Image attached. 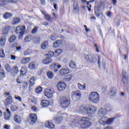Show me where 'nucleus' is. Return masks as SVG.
I'll return each mask as SVG.
<instances>
[{
  "label": "nucleus",
  "instance_id": "f257e3e1",
  "mask_svg": "<svg viewBox=\"0 0 129 129\" xmlns=\"http://www.w3.org/2000/svg\"><path fill=\"white\" fill-rule=\"evenodd\" d=\"M77 111L81 114H92L96 111V107L92 105L81 106L77 108Z\"/></svg>",
  "mask_w": 129,
  "mask_h": 129
},
{
  "label": "nucleus",
  "instance_id": "f03ea898",
  "mask_svg": "<svg viewBox=\"0 0 129 129\" xmlns=\"http://www.w3.org/2000/svg\"><path fill=\"white\" fill-rule=\"evenodd\" d=\"M100 98V96L98 93L96 92H92L89 95L88 100H89L90 102H92V103L96 104L99 102Z\"/></svg>",
  "mask_w": 129,
  "mask_h": 129
},
{
  "label": "nucleus",
  "instance_id": "7ed1b4c3",
  "mask_svg": "<svg viewBox=\"0 0 129 129\" xmlns=\"http://www.w3.org/2000/svg\"><path fill=\"white\" fill-rule=\"evenodd\" d=\"M67 117L69 120H71L70 124L71 126H78V124H79V122L80 121V118L78 115L71 116L68 115H67Z\"/></svg>",
  "mask_w": 129,
  "mask_h": 129
},
{
  "label": "nucleus",
  "instance_id": "20e7f679",
  "mask_svg": "<svg viewBox=\"0 0 129 129\" xmlns=\"http://www.w3.org/2000/svg\"><path fill=\"white\" fill-rule=\"evenodd\" d=\"M60 104L61 107L66 108L70 104V98L69 97H61L60 98Z\"/></svg>",
  "mask_w": 129,
  "mask_h": 129
},
{
  "label": "nucleus",
  "instance_id": "39448f33",
  "mask_svg": "<svg viewBox=\"0 0 129 129\" xmlns=\"http://www.w3.org/2000/svg\"><path fill=\"white\" fill-rule=\"evenodd\" d=\"M25 31H26V26L24 25L18 26L16 29V34H19L20 37L23 36V35L25 34Z\"/></svg>",
  "mask_w": 129,
  "mask_h": 129
},
{
  "label": "nucleus",
  "instance_id": "423d86ee",
  "mask_svg": "<svg viewBox=\"0 0 129 129\" xmlns=\"http://www.w3.org/2000/svg\"><path fill=\"white\" fill-rule=\"evenodd\" d=\"M72 98L73 100L77 101L81 98V93L80 91L73 92L72 93Z\"/></svg>",
  "mask_w": 129,
  "mask_h": 129
},
{
  "label": "nucleus",
  "instance_id": "0eeeda50",
  "mask_svg": "<svg viewBox=\"0 0 129 129\" xmlns=\"http://www.w3.org/2000/svg\"><path fill=\"white\" fill-rule=\"evenodd\" d=\"M56 87L58 91H63V90H65V88H66V84L62 81L59 82Z\"/></svg>",
  "mask_w": 129,
  "mask_h": 129
},
{
  "label": "nucleus",
  "instance_id": "6e6552de",
  "mask_svg": "<svg viewBox=\"0 0 129 129\" xmlns=\"http://www.w3.org/2000/svg\"><path fill=\"white\" fill-rule=\"evenodd\" d=\"M53 94H54V91L51 89H47L44 91L45 96L47 97V98H52Z\"/></svg>",
  "mask_w": 129,
  "mask_h": 129
},
{
  "label": "nucleus",
  "instance_id": "1a4fd4ad",
  "mask_svg": "<svg viewBox=\"0 0 129 129\" xmlns=\"http://www.w3.org/2000/svg\"><path fill=\"white\" fill-rule=\"evenodd\" d=\"M38 66H39L38 62L33 61L28 64V67L30 70H35V69H37Z\"/></svg>",
  "mask_w": 129,
  "mask_h": 129
},
{
  "label": "nucleus",
  "instance_id": "9d476101",
  "mask_svg": "<svg viewBox=\"0 0 129 129\" xmlns=\"http://www.w3.org/2000/svg\"><path fill=\"white\" fill-rule=\"evenodd\" d=\"M85 58L86 60L89 61V62H95L96 61V58L93 54H85Z\"/></svg>",
  "mask_w": 129,
  "mask_h": 129
},
{
  "label": "nucleus",
  "instance_id": "9b49d317",
  "mask_svg": "<svg viewBox=\"0 0 129 129\" xmlns=\"http://www.w3.org/2000/svg\"><path fill=\"white\" fill-rule=\"evenodd\" d=\"M29 120L32 124L37 121V115L36 114H30L29 115Z\"/></svg>",
  "mask_w": 129,
  "mask_h": 129
},
{
  "label": "nucleus",
  "instance_id": "f8f14e48",
  "mask_svg": "<svg viewBox=\"0 0 129 129\" xmlns=\"http://www.w3.org/2000/svg\"><path fill=\"white\" fill-rule=\"evenodd\" d=\"M95 15L96 17H99V16H103V12L101 11L100 7H96L95 8Z\"/></svg>",
  "mask_w": 129,
  "mask_h": 129
},
{
  "label": "nucleus",
  "instance_id": "ddd939ff",
  "mask_svg": "<svg viewBox=\"0 0 129 129\" xmlns=\"http://www.w3.org/2000/svg\"><path fill=\"white\" fill-rule=\"evenodd\" d=\"M50 67L51 68H53L54 70V72H58V69H60L62 66L58 63H54L53 64H51Z\"/></svg>",
  "mask_w": 129,
  "mask_h": 129
},
{
  "label": "nucleus",
  "instance_id": "4468645a",
  "mask_svg": "<svg viewBox=\"0 0 129 129\" xmlns=\"http://www.w3.org/2000/svg\"><path fill=\"white\" fill-rule=\"evenodd\" d=\"M18 0H0V7H3L6 3H12L13 4L17 3Z\"/></svg>",
  "mask_w": 129,
  "mask_h": 129
},
{
  "label": "nucleus",
  "instance_id": "2eb2a0df",
  "mask_svg": "<svg viewBox=\"0 0 129 129\" xmlns=\"http://www.w3.org/2000/svg\"><path fill=\"white\" fill-rule=\"evenodd\" d=\"M23 117L19 115H15L14 117V120L16 123H21Z\"/></svg>",
  "mask_w": 129,
  "mask_h": 129
},
{
  "label": "nucleus",
  "instance_id": "dca6fc26",
  "mask_svg": "<svg viewBox=\"0 0 129 129\" xmlns=\"http://www.w3.org/2000/svg\"><path fill=\"white\" fill-rule=\"evenodd\" d=\"M12 103H13V97L12 96H9L6 98L5 104V105L8 106L10 105Z\"/></svg>",
  "mask_w": 129,
  "mask_h": 129
},
{
  "label": "nucleus",
  "instance_id": "f3484780",
  "mask_svg": "<svg viewBox=\"0 0 129 129\" xmlns=\"http://www.w3.org/2000/svg\"><path fill=\"white\" fill-rule=\"evenodd\" d=\"M105 109L106 112H112L113 111L112 106L107 104L105 105Z\"/></svg>",
  "mask_w": 129,
  "mask_h": 129
},
{
  "label": "nucleus",
  "instance_id": "a211bd4d",
  "mask_svg": "<svg viewBox=\"0 0 129 129\" xmlns=\"http://www.w3.org/2000/svg\"><path fill=\"white\" fill-rule=\"evenodd\" d=\"M4 118L6 120H9L10 118H11V111H10V109H6V112H5L4 115Z\"/></svg>",
  "mask_w": 129,
  "mask_h": 129
},
{
  "label": "nucleus",
  "instance_id": "6ab92c4d",
  "mask_svg": "<svg viewBox=\"0 0 129 129\" xmlns=\"http://www.w3.org/2000/svg\"><path fill=\"white\" fill-rule=\"evenodd\" d=\"M59 73L60 75L64 76V75H67L69 73V69H61L59 71Z\"/></svg>",
  "mask_w": 129,
  "mask_h": 129
},
{
  "label": "nucleus",
  "instance_id": "aec40b11",
  "mask_svg": "<svg viewBox=\"0 0 129 129\" xmlns=\"http://www.w3.org/2000/svg\"><path fill=\"white\" fill-rule=\"evenodd\" d=\"M91 125V122L90 121L85 122L81 124V128H87L88 127H90Z\"/></svg>",
  "mask_w": 129,
  "mask_h": 129
},
{
  "label": "nucleus",
  "instance_id": "412c9836",
  "mask_svg": "<svg viewBox=\"0 0 129 129\" xmlns=\"http://www.w3.org/2000/svg\"><path fill=\"white\" fill-rule=\"evenodd\" d=\"M11 70V74L13 76H16L19 73V68L18 67H14Z\"/></svg>",
  "mask_w": 129,
  "mask_h": 129
},
{
  "label": "nucleus",
  "instance_id": "4be33fe9",
  "mask_svg": "<svg viewBox=\"0 0 129 129\" xmlns=\"http://www.w3.org/2000/svg\"><path fill=\"white\" fill-rule=\"evenodd\" d=\"M41 105L42 107H48L50 105V102L46 100H43L41 101Z\"/></svg>",
  "mask_w": 129,
  "mask_h": 129
},
{
  "label": "nucleus",
  "instance_id": "5701e85b",
  "mask_svg": "<svg viewBox=\"0 0 129 129\" xmlns=\"http://www.w3.org/2000/svg\"><path fill=\"white\" fill-rule=\"evenodd\" d=\"M63 117H65V116L54 117L53 119V121L57 124H59V123H60V122H61L62 120H63Z\"/></svg>",
  "mask_w": 129,
  "mask_h": 129
},
{
  "label": "nucleus",
  "instance_id": "b1692460",
  "mask_svg": "<svg viewBox=\"0 0 129 129\" xmlns=\"http://www.w3.org/2000/svg\"><path fill=\"white\" fill-rule=\"evenodd\" d=\"M45 126H46V127H48V128L50 129L54 128V127H55V125L49 121H47L45 123Z\"/></svg>",
  "mask_w": 129,
  "mask_h": 129
},
{
  "label": "nucleus",
  "instance_id": "393cba45",
  "mask_svg": "<svg viewBox=\"0 0 129 129\" xmlns=\"http://www.w3.org/2000/svg\"><path fill=\"white\" fill-rule=\"evenodd\" d=\"M106 117H103L101 119L99 120V123L101 124L102 125H106Z\"/></svg>",
  "mask_w": 129,
  "mask_h": 129
},
{
  "label": "nucleus",
  "instance_id": "a878e982",
  "mask_svg": "<svg viewBox=\"0 0 129 129\" xmlns=\"http://www.w3.org/2000/svg\"><path fill=\"white\" fill-rule=\"evenodd\" d=\"M21 22V19L19 18L16 17L13 18V20L11 22L12 25H18V24H20Z\"/></svg>",
  "mask_w": 129,
  "mask_h": 129
},
{
  "label": "nucleus",
  "instance_id": "bb28decb",
  "mask_svg": "<svg viewBox=\"0 0 129 129\" xmlns=\"http://www.w3.org/2000/svg\"><path fill=\"white\" fill-rule=\"evenodd\" d=\"M30 60L31 58L30 57H24L21 60V64L26 65V64H28V63L30 62Z\"/></svg>",
  "mask_w": 129,
  "mask_h": 129
},
{
  "label": "nucleus",
  "instance_id": "cd10ccee",
  "mask_svg": "<svg viewBox=\"0 0 129 129\" xmlns=\"http://www.w3.org/2000/svg\"><path fill=\"white\" fill-rule=\"evenodd\" d=\"M52 62V58L51 57H47L46 59L42 60V63L44 65H48Z\"/></svg>",
  "mask_w": 129,
  "mask_h": 129
},
{
  "label": "nucleus",
  "instance_id": "c85d7f7f",
  "mask_svg": "<svg viewBox=\"0 0 129 129\" xmlns=\"http://www.w3.org/2000/svg\"><path fill=\"white\" fill-rule=\"evenodd\" d=\"M114 119H115V117H114L109 118V119L106 117V124H112L114 121Z\"/></svg>",
  "mask_w": 129,
  "mask_h": 129
},
{
  "label": "nucleus",
  "instance_id": "c756f323",
  "mask_svg": "<svg viewBox=\"0 0 129 129\" xmlns=\"http://www.w3.org/2000/svg\"><path fill=\"white\" fill-rule=\"evenodd\" d=\"M106 110L104 108H101L100 110H99L98 111V114L100 115V116H102L103 115H105L106 114Z\"/></svg>",
  "mask_w": 129,
  "mask_h": 129
},
{
  "label": "nucleus",
  "instance_id": "7c9ffc66",
  "mask_svg": "<svg viewBox=\"0 0 129 129\" xmlns=\"http://www.w3.org/2000/svg\"><path fill=\"white\" fill-rule=\"evenodd\" d=\"M12 17H13V14L12 13H10L9 12H7L3 15V18H4V19H5L6 20L10 19V18H12Z\"/></svg>",
  "mask_w": 129,
  "mask_h": 129
},
{
  "label": "nucleus",
  "instance_id": "2f4dec72",
  "mask_svg": "<svg viewBox=\"0 0 129 129\" xmlns=\"http://www.w3.org/2000/svg\"><path fill=\"white\" fill-rule=\"evenodd\" d=\"M6 42H7V39L6 37H1L0 39V46L4 47L6 45Z\"/></svg>",
  "mask_w": 129,
  "mask_h": 129
},
{
  "label": "nucleus",
  "instance_id": "473e14b6",
  "mask_svg": "<svg viewBox=\"0 0 129 129\" xmlns=\"http://www.w3.org/2000/svg\"><path fill=\"white\" fill-rule=\"evenodd\" d=\"M33 36H32L31 35H28L25 37L24 38L25 42H26V43H28L30 41H32V40H33Z\"/></svg>",
  "mask_w": 129,
  "mask_h": 129
},
{
  "label": "nucleus",
  "instance_id": "72a5a7b5",
  "mask_svg": "<svg viewBox=\"0 0 129 129\" xmlns=\"http://www.w3.org/2000/svg\"><path fill=\"white\" fill-rule=\"evenodd\" d=\"M62 44V41L61 40H57L53 43L54 48H58L59 46Z\"/></svg>",
  "mask_w": 129,
  "mask_h": 129
},
{
  "label": "nucleus",
  "instance_id": "f704fd0d",
  "mask_svg": "<svg viewBox=\"0 0 129 129\" xmlns=\"http://www.w3.org/2000/svg\"><path fill=\"white\" fill-rule=\"evenodd\" d=\"M69 66L70 68H72V69H75V68H76V63H75V61L72 60L69 63Z\"/></svg>",
  "mask_w": 129,
  "mask_h": 129
},
{
  "label": "nucleus",
  "instance_id": "c9c22d12",
  "mask_svg": "<svg viewBox=\"0 0 129 129\" xmlns=\"http://www.w3.org/2000/svg\"><path fill=\"white\" fill-rule=\"evenodd\" d=\"M123 81L124 82L125 81H127L128 80V74L126 73H123V78H122Z\"/></svg>",
  "mask_w": 129,
  "mask_h": 129
},
{
  "label": "nucleus",
  "instance_id": "e433bc0d",
  "mask_svg": "<svg viewBox=\"0 0 129 129\" xmlns=\"http://www.w3.org/2000/svg\"><path fill=\"white\" fill-rule=\"evenodd\" d=\"M110 94L112 96H114L116 94V89L113 87L110 90Z\"/></svg>",
  "mask_w": 129,
  "mask_h": 129
},
{
  "label": "nucleus",
  "instance_id": "4c0bfd02",
  "mask_svg": "<svg viewBox=\"0 0 129 129\" xmlns=\"http://www.w3.org/2000/svg\"><path fill=\"white\" fill-rule=\"evenodd\" d=\"M32 41H33L34 43H40V37L33 36Z\"/></svg>",
  "mask_w": 129,
  "mask_h": 129
},
{
  "label": "nucleus",
  "instance_id": "58836bf2",
  "mask_svg": "<svg viewBox=\"0 0 129 129\" xmlns=\"http://www.w3.org/2000/svg\"><path fill=\"white\" fill-rule=\"evenodd\" d=\"M21 86L23 88V90H27L28 89V83L27 82H24L22 83Z\"/></svg>",
  "mask_w": 129,
  "mask_h": 129
},
{
  "label": "nucleus",
  "instance_id": "ea45409f",
  "mask_svg": "<svg viewBox=\"0 0 129 129\" xmlns=\"http://www.w3.org/2000/svg\"><path fill=\"white\" fill-rule=\"evenodd\" d=\"M42 13L44 15V19H46L47 21H51V17H50V15L44 12H42Z\"/></svg>",
  "mask_w": 129,
  "mask_h": 129
},
{
  "label": "nucleus",
  "instance_id": "a19ab883",
  "mask_svg": "<svg viewBox=\"0 0 129 129\" xmlns=\"http://www.w3.org/2000/svg\"><path fill=\"white\" fill-rule=\"evenodd\" d=\"M41 48L45 50V49H46L48 48V41H44L42 44H41Z\"/></svg>",
  "mask_w": 129,
  "mask_h": 129
},
{
  "label": "nucleus",
  "instance_id": "79ce46f5",
  "mask_svg": "<svg viewBox=\"0 0 129 129\" xmlns=\"http://www.w3.org/2000/svg\"><path fill=\"white\" fill-rule=\"evenodd\" d=\"M17 40V37L15 35H12L10 37L9 41L10 43H13V42H15Z\"/></svg>",
  "mask_w": 129,
  "mask_h": 129
},
{
  "label": "nucleus",
  "instance_id": "37998d69",
  "mask_svg": "<svg viewBox=\"0 0 129 129\" xmlns=\"http://www.w3.org/2000/svg\"><path fill=\"white\" fill-rule=\"evenodd\" d=\"M5 69L8 72H11L12 73V67L9 65V64L5 65Z\"/></svg>",
  "mask_w": 129,
  "mask_h": 129
},
{
  "label": "nucleus",
  "instance_id": "c03bdc74",
  "mask_svg": "<svg viewBox=\"0 0 129 129\" xmlns=\"http://www.w3.org/2000/svg\"><path fill=\"white\" fill-rule=\"evenodd\" d=\"M35 84V77H32L30 80L29 86H33Z\"/></svg>",
  "mask_w": 129,
  "mask_h": 129
},
{
  "label": "nucleus",
  "instance_id": "a18cd8bd",
  "mask_svg": "<svg viewBox=\"0 0 129 129\" xmlns=\"http://www.w3.org/2000/svg\"><path fill=\"white\" fill-rule=\"evenodd\" d=\"M11 110L12 111H17L18 110V106L15 105H12L11 106Z\"/></svg>",
  "mask_w": 129,
  "mask_h": 129
},
{
  "label": "nucleus",
  "instance_id": "49530a36",
  "mask_svg": "<svg viewBox=\"0 0 129 129\" xmlns=\"http://www.w3.org/2000/svg\"><path fill=\"white\" fill-rule=\"evenodd\" d=\"M47 75L49 79H52L54 76V74H53L52 72H48Z\"/></svg>",
  "mask_w": 129,
  "mask_h": 129
},
{
  "label": "nucleus",
  "instance_id": "de8ad7c7",
  "mask_svg": "<svg viewBox=\"0 0 129 129\" xmlns=\"http://www.w3.org/2000/svg\"><path fill=\"white\" fill-rule=\"evenodd\" d=\"M10 30L9 26H6L3 29V32L5 35H7L9 33V30Z\"/></svg>",
  "mask_w": 129,
  "mask_h": 129
},
{
  "label": "nucleus",
  "instance_id": "09e8293b",
  "mask_svg": "<svg viewBox=\"0 0 129 129\" xmlns=\"http://www.w3.org/2000/svg\"><path fill=\"white\" fill-rule=\"evenodd\" d=\"M43 91V89H42V87H38L35 89V92L37 93H41Z\"/></svg>",
  "mask_w": 129,
  "mask_h": 129
},
{
  "label": "nucleus",
  "instance_id": "8fccbe9b",
  "mask_svg": "<svg viewBox=\"0 0 129 129\" xmlns=\"http://www.w3.org/2000/svg\"><path fill=\"white\" fill-rule=\"evenodd\" d=\"M5 51L4 50V49H2L0 50V57L4 59L5 58Z\"/></svg>",
  "mask_w": 129,
  "mask_h": 129
},
{
  "label": "nucleus",
  "instance_id": "3c124183",
  "mask_svg": "<svg viewBox=\"0 0 129 129\" xmlns=\"http://www.w3.org/2000/svg\"><path fill=\"white\" fill-rule=\"evenodd\" d=\"M5 72H0V80H3L6 77Z\"/></svg>",
  "mask_w": 129,
  "mask_h": 129
},
{
  "label": "nucleus",
  "instance_id": "603ef678",
  "mask_svg": "<svg viewBox=\"0 0 129 129\" xmlns=\"http://www.w3.org/2000/svg\"><path fill=\"white\" fill-rule=\"evenodd\" d=\"M81 121H84L86 122L89 121V117H82L81 119Z\"/></svg>",
  "mask_w": 129,
  "mask_h": 129
},
{
  "label": "nucleus",
  "instance_id": "864d4df0",
  "mask_svg": "<svg viewBox=\"0 0 129 129\" xmlns=\"http://www.w3.org/2000/svg\"><path fill=\"white\" fill-rule=\"evenodd\" d=\"M78 87L80 90H83L84 89H85V86H83L80 83L78 84Z\"/></svg>",
  "mask_w": 129,
  "mask_h": 129
},
{
  "label": "nucleus",
  "instance_id": "5fc2aeb1",
  "mask_svg": "<svg viewBox=\"0 0 129 129\" xmlns=\"http://www.w3.org/2000/svg\"><path fill=\"white\" fill-rule=\"evenodd\" d=\"M61 53H62V49H57L55 51L54 54H55V56H59V55H60V54H61Z\"/></svg>",
  "mask_w": 129,
  "mask_h": 129
},
{
  "label": "nucleus",
  "instance_id": "6e6d98bb",
  "mask_svg": "<svg viewBox=\"0 0 129 129\" xmlns=\"http://www.w3.org/2000/svg\"><path fill=\"white\" fill-rule=\"evenodd\" d=\"M32 53V50L31 49H27L24 52L25 56H28V55H30Z\"/></svg>",
  "mask_w": 129,
  "mask_h": 129
},
{
  "label": "nucleus",
  "instance_id": "4d7b16f0",
  "mask_svg": "<svg viewBox=\"0 0 129 129\" xmlns=\"http://www.w3.org/2000/svg\"><path fill=\"white\" fill-rule=\"evenodd\" d=\"M54 53L53 51H49L47 53V56L48 58H51V57H53L54 55Z\"/></svg>",
  "mask_w": 129,
  "mask_h": 129
},
{
  "label": "nucleus",
  "instance_id": "13d9d810",
  "mask_svg": "<svg viewBox=\"0 0 129 129\" xmlns=\"http://www.w3.org/2000/svg\"><path fill=\"white\" fill-rule=\"evenodd\" d=\"M74 10H78L79 6H78V3L77 2H74Z\"/></svg>",
  "mask_w": 129,
  "mask_h": 129
},
{
  "label": "nucleus",
  "instance_id": "bf43d9fd",
  "mask_svg": "<svg viewBox=\"0 0 129 129\" xmlns=\"http://www.w3.org/2000/svg\"><path fill=\"white\" fill-rule=\"evenodd\" d=\"M37 31H38V27H35L32 31V34H36Z\"/></svg>",
  "mask_w": 129,
  "mask_h": 129
},
{
  "label": "nucleus",
  "instance_id": "052dcab7",
  "mask_svg": "<svg viewBox=\"0 0 129 129\" xmlns=\"http://www.w3.org/2000/svg\"><path fill=\"white\" fill-rule=\"evenodd\" d=\"M15 98L16 100H18L20 102H22V98H21V97L15 96Z\"/></svg>",
  "mask_w": 129,
  "mask_h": 129
},
{
  "label": "nucleus",
  "instance_id": "680f3d73",
  "mask_svg": "<svg viewBox=\"0 0 129 129\" xmlns=\"http://www.w3.org/2000/svg\"><path fill=\"white\" fill-rule=\"evenodd\" d=\"M31 102L35 104V105H37L38 104V100L36 99H33L32 101Z\"/></svg>",
  "mask_w": 129,
  "mask_h": 129
},
{
  "label": "nucleus",
  "instance_id": "e2e57ef3",
  "mask_svg": "<svg viewBox=\"0 0 129 129\" xmlns=\"http://www.w3.org/2000/svg\"><path fill=\"white\" fill-rule=\"evenodd\" d=\"M31 109L32 110H33V111H38V110H39V109H38V108H37V107L33 106L31 107Z\"/></svg>",
  "mask_w": 129,
  "mask_h": 129
},
{
  "label": "nucleus",
  "instance_id": "0e129e2a",
  "mask_svg": "<svg viewBox=\"0 0 129 129\" xmlns=\"http://www.w3.org/2000/svg\"><path fill=\"white\" fill-rule=\"evenodd\" d=\"M23 69H22L20 71V74H21V75H22V76H25V75H26V72L23 71Z\"/></svg>",
  "mask_w": 129,
  "mask_h": 129
},
{
  "label": "nucleus",
  "instance_id": "69168bd1",
  "mask_svg": "<svg viewBox=\"0 0 129 129\" xmlns=\"http://www.w3.org/2000/svg\"><path fill=\"white\" fill-rule=\"evenodd\" d=\"M50 39L52 41H55V40H56V39H57V37L55 36L54 35H52V36H50Z\"/></svg>",
  "mask_w": 129,
  "mask_h": 129
},
{
  "label": "nucleus",
  "instance_id": "338daca9",
  "mask_svg": "<svg viewBox=\"0 0 129 129\" xmlns=\"http://www.w3.org/2000/svg\"><path fill=\"white\" fill-rule=\"evenodd\" d=\"M4 127L5 129H10L11 128V126L9 125H7V124L4 125Z\"/></svg>",
  "mask_w": 129,
  "mask_h": 129
},
{
  "label": "nucleus",
  "instance_id": "774afa93",
  "mask_svg": "<svg viewBox=\"0 0 129 129\" xmlns=\"http://www.w3.org/2000/svg\"><path fill=\"white\" fill-rule=\"evenodd\" d=\"M103 129H113V128H112V126H107Z\"/></svg>",
  "mask_w": 129,
  "mask_h": 129
}]
</instances>
